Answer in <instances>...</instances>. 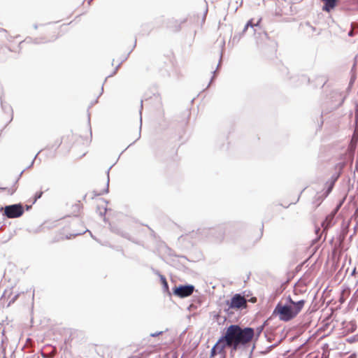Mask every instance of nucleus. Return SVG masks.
<instances>
[{"label":"nucleus","instance_id":"18","mask_svg":"<svg viewBox=\"0 0 358 358\" xmlns=\"http://www.w3.org/2000/svg\"><path fill=\"white\" fill-rule=\"evenodd\" d=\"M340 177V173H334L331 176V178L329 179L331 182H332L333 183H336V182L337 181V180L338 179V178Z\"/></svg>","mask_w":358,"mask_h":358},{"label":"nucleus","instance_id":"33","mask_svg":"<svg viewBox=\"0 0 358 358\" xmlns=\"http://www.w3.org/2000/svg\"><path fill=\"white\" fill-rule=\"evenodd\" d=\"M355 271H356V268H355V269L353 270V271H352V274H354V273H355Z\"/></svg>","mask_w":358,"mask_h":358},{"label":"nucleus","instance_id":"7","mask_svg":"<svg viewBox=\"0 0 358 358\" xmlns=\"http://www.w3.org/2000/svg\"><path fill=\"white\" fill-rule=\"evenodd\" d=\"M227 347L224 341H222V337L219 338L217 343L212 348L210 351V357H215L217 354H224V348Z\"/></svg>","mask_w":358,"mask_h":358},{"label":"nucleus","instance_id":"26","mask_svg":"<svg viewBox=\"0 0 358 358\" xmlns=\"http://www.w3.org/2000/svg\"><path fill=\"white\" fill-rule=\"evenodd\" d=\"M17 296H18V294H16V295L14 296V298H13V299L10 301V303H9L15 302V301L17 299Z\"/></svg>","mask_w":358,"mask_h":358},{"label":"nucleus","instance_id":"27","mask_svg":"<svg viewBox=\"0 0 358 358\" xmlns=\"http://www.w3.org/2000/svg\"><path fill=\"white\" fill-rule=\"evenodd\" d=\"M354 35V32L352 30H350L349 32H348V36H352Z\"/></svg>","mask_w":358,"mask_h":358},{"label":"nucleus","instance_id":"4","mask_svg":"<svg viewBox=\"0 0 358 358\" xmlns=\"http://www.w3.org/2000/svg\"><path fill=\"white\" fill-rule=\"evenodd\" d=\"M194 291V286L192 285H181L175 286L173 288V293L174 295L180 298H185L192 294Z\"/></svg>","mask_w":358,"mask_h":358},{"label":"nucleus","instance_id":"28","mask_svg":"<svg viewBox=\"0 0 358 358\" xmlns=\"http://www.w3.org/2000/svg\"><path fill=\"white\" fill-rule=\"evenodd\" d=\"M8 292H10V289H9V290H7V289H6V290H5V292H4V293H3V296H4V297L6 296V294H7Z\"/></svg>","mask_w":358,"mask_h":358},{"label":"nucleus","instance_id":"19","mask_svg":"<svg viewBox=\"0 0 358 358\" xmlns=\"http://www.w3.org/2000/svg\"><path fill=\"white\" fill-rule=\"evenodd\" d=\"M142 109H143V100H141V109H140V115H141V113H142ZM140 122H141V124H140V131H139V134H138V137L136 140L139 139L140 137H141V125H142V117L141 116L140 117Z\"/></svg>","mask_w":358,"mask_h":358},{"label":"nucleus","instance_id":"10","mask_svg":"<svg viewBox=\"0 0 358 358\" xmlns=\"http://www.w3.org/2000/svg\"><path fill=\"white\" fill-rule=\"evenodd\" d=\"M324 3L322 10L327 12H330L337 5L338 0H321Z\"/></svg>","mask_w":358,"mask_h":358},{"label":"nucleus","instance_id":"21","mask_svg":"<svg viewBox=\"0 0 358 358\" xmlns=\"http://www.w3.org/2000/svg\"><path fill=\"white\" fill-rule=\"evenodd\" d=\"M42 194H43V192H36V194H35V196H34V202H35L37 199H38L39 198H41V196H42Z\"/></svg>","mask_w":358,"mask_h":358},{"label":"nucleus","instance_id":"35","mask_svg":"<svg viewBox=\"0 0 358 358\" xmlns=\"http://www.w3.org/2000/svg\"><path fill=\"white\" fill-rule=\"evenodd\" d=\"M248 358H251V357H248Z\"/></svg>","mask_w":358,"mask_h":358},{"label":"nucleus","instance_id":"5","mask_svg":"<svg viewBox=\"0 0 358 358\" xmlns=\"http://www.w3.org/2000/svg\"><path fill=\"white\" fill-rule=\"evenodd\" d=\"M230 308L242 309L247 306L246 299L240 294H236L231 299V301H227Z\"/></svg>","mask_w":358,"mask_h":358},{"label":"nucleus","instance_id":"14","mask_svg":"<svg viewBox=\"0 0 358 358\" xmlns=\"http://www.w3.org/2000/svg\"><path fill=\"white\" fill-rule=\"evenodd\" d=\"M335 183H333L329 180H328L325 183V187H327V189L323 193L324 197H327L332 191Z\"/></svg>","mask_w":358,"mask_h":358},{"label":"nucleus","instance_id":"22","mask_svg":"<svg viewBox=\"0 0 358 358\" xmlns=\"http://www.w3.org/2000/svg\"><path fill=\"white\" fill-rule=\"evenodd\" d=\"M277 345V344H273V345H271L270 346H268L266 349V350L265 351V352H268L269 351H271L273 348H275V346Z\"/></svg>","mask_w":358,"mask_h":358},{"label":"nucleus","instance_id":"9","mask_svg":"<svg viewBox=\"0 0 358 358\" xmlns=\"http://www.w3.org/2000/svg\"><path fill=\"white\" fill-rule=\"evenodd\" d=\"M337 212V210H334L333 212H331L330 214H329L325 220L322 222V226L324 228V230L327 229L328 228L331 227L334 224V220L335 215Z\"/></svg>","mask_w":358,"mask_h":358},{"label":"nucleus","instance_id":"30","mask_svg":"<svg viewBox=\"0 0 358 358\" xmlns=\"http://www.w3.org/2000/svg\"><path fill=\"white\" fill-rule=\"evenodd\" d=\"M97 102H98V101H97V99H96V101H95L94 103H92V102H91V105L94 104V103H96Z\"/></svg>","mask_w":358,"mask_h":358},{"label":"nucleus","instance_id":"24","mask_svg":"<svg viewBox=\"0 0 358 358\" xmlns=\"http://www.w3.org/2000/svg\"><path fill=\"white\" fill-rule=\"evenodd\" d=\"M120 64H118V65L116 66V68H115V69L114 70L113 73L111 75H110L108 77H110V76H113V75H115V74L116 73V72H117V71L118 68L120 67Z\"/></svg>","mask_w":358,"mask_h":358},{"label":"nucleus","instance_id":"3","mask_svg":"<svg viewBox=\"0 0 358 358\" xmlns=\"http://www.w3.org/2000/svg\"><path fill=\"white\" fill-rule=\"evenodd\" d=\"M24 212L23 206L18 203L5 206L3 215L8 218H17L21 217Z\"/></svg>","mask_w":358,"mask_h":358},{"label":"nucleus","instance_id":"29","mask_svg":"<svg viewBox=\"0 0 358 358\" xmlns=\"http://www.w3.org/2000/svg\"><path fill=\"white\" fill-rule=\"evenodd\" d=\"M222 53H221L220 59V62H219V64H218V65H217V68L219 67L220 64V62H221V61H222Z\"/></svg>","mask_w":358,"mask_h":358},{"label":"nucleus","instance_id":"16","mask_svg":"<svg viewBox=\"0 0 358 358\" xmlns=\"http://www.w3.org/2000/svg\"><path fill=\"white\" fill-rule=\"evenodd\" d=\"M298 302L297 301L294 300L290 295H289L286 299L285 302L284 303H288L290 306L295 307V304Z\"/></svg>","mask_w":358,"mask_h":358},{"label":"nucleus","instance_id":"1","mask_svg":"<svg viewBox=\"0 0 358 358\" xmlns=\"http://www.w3.org/2000/svg\"><path fill=\"white\" fill-rule=\"evenodd\" d=\"M255 336V329L252 327H241L238 324H231L226 328L221 336L227 347L237 350L250 343Z\"/></svg>","mask_w":358,"mask_h":358},{"label":"nucleus","instance_id":"8","mask_svg":"<svg viewBox=\"0 0 358 358\" xmlns=\"http://www.w3.org/2000/svg\"><path fill=\"white\" fill-rule=\"evenodd\" d=\"M110 169H111V166L106 171L107 178H106V182H104L103 188L101 189H96V188L94 189L93 193H94V196L102 195L103 194H106V193L108 192V190H109V181H110V179H109V171H110Z\"/></svg>","mask_w":358,"mask_h":358},{"label":"nucleus","instance_id":"32","mask_svg":"<svg viewBox=\"0 0 358 358\" xmlns=\"http://www.w3.org/2000/svg\"><path fill=\"white\" fill-rule=\"evenodd\" d=\"M213 79H214V76L211 78V80H210V84L212 83V81L213 80Z\"/></svg>","mask_w":358,"mask_h":358},{"label":"nucleus","instance_id":"6","mask_svg":"<svg viewBox=\"0 0 358 358\" xmlns=\"http://www.w3.org/2000/svg\"><path fill=\"white\" fill-rule=\"evenodd\" d=\"M261 19L258 20L257 22H253V20H249L244 27L243 32L248 31L252 35L261 34L263 29L260 26Z\"/></svg>","mask_w":358,"mask_h":358},{"label":"nucleus","instance_id":"11","mask_svg":"<svg viewBox=\"0 0 358 358\" xmlns=\"http://www.w3.org/2000/svg\"><path fill=\"white\" fill-rule=\"evenodd\" d=\"M108 201H106L104 199H101L100 203L97 204L96 207V212L99 213V215L102 217L104 216L106 211H107V206Z\"/></svg>","mask_w":358,"mask_h":358},{"label":"nucleus","instance_id":"34","mask_svg":"<svg viewBox=\"0 0 358 358\" xmlns=\"http://www.w3.org/2000/svg\"><path fill=\"white\" fill-rule=\"evenodd\" d=\"M257 34L255 35L256 36V38H258V36H257ZM259 36H260V34H258Z\"/></svg>","mask_w":358,"mask_h":358},{"label":"nucleus","instance_id":"23","mask_svg":"<svg viewBox=\"0 0 358 358\" xmlns=\"http://www.w3.org/2000/svg\"><path fill=\"white\" fill-rule=\"evenodd\" d=\"M162 334V331H159V332H155L154 334H151L150 336H152V337H155V336H157L160 334Z\"/></svg>","mask_w":358,"mask_h":358},{"label":"nucleus","instance_id":"17","mask_svg":"<svg viewBox=\"0 0 358 358\" xmlns=\"http://www.w3.org/2000/svg\"><path fill=\"white\" fill-rule=\"evenodd\" d=\"M340 177V173H334L331 176V178L329 179L331 182H332L333 183H336V182L337 181V180L338 179V178Z\"/></svg>","mask_w":358,"mask_h":358},{"label":"nucleus","instance_id":"15","mask_svg":"<svg viewBox=\"0 0 358 358\" xmlns=\"http://www.w3.org/2000/svg\"><path fill=\"white\" fill-rule=\"evenodd\" d=\"M268 320L265 321L262 325L258 327L255 330V335L256 334L257 337L258 338L260 334L262 333L265 326L267 324Z\"/></svg>","mask_w":358,"mask_h":358},{"label":"nucleus","instance_id":"20","mask_svg":"<svg viewBox=\"0 0 358 358\" xmlns=\"http://www.w3.org/2000/svg\"><path fill=\"white\" fill-rule=\"evenodd\" d=\"M324 195H321V196H317L315 197V201L318 202L317 203V206H319L320 204V203L322 201V200L324 199Z\"/></svg>","mask_w":358,"mask_h":358},{"label":"nucleus","instance_id":"31","mask_svg":"<svg viewBox=\"0 0 358 358\" xmlns=\"http://www.w3.org/2000/svg\"><path fill=\"white\" fill-rule=\"evenodd\" d=\"M358 116V110H356V117Z\"/></svg>","mask_w":358,"mask_h":358},{"label":"nucleus","instance_id":"2","mask_svg":"<svg viewBox=\"0 0 358 358\" xmlns=\"http://www.w3.org/2000/svg\"><path fill=\"white\" fill-rule=\"evenodd\" d=\"M305 303L306 300L300 299L295 304V307H292L288 303H283L282 301H279L273 310L272 316L278 317L282 322H289L301 311Z\"/></svg>","mask_w":358,"mask_h":358},{"label":"nucleus","instance_id":"13","mask_svg":"<svg viewBox=\"0 0 358 358\" xmlns=\"http://www.w3.org/2000/svg\"><path fill=\"white\" fill-rule=\"evenodd\" d=\"M154 272L155 274H157L159 276L162 285L163 286L164 291L169 292V285H168L166 278L164 275H161L158 271L154 270Z\"/></svg>","mask_w":358,"mask_h":358},{"label":"nucleus","instance_id":"25","mask_svg":"<svg viewBox=\"0 0 358 358\" xmlns=\"http://www.w3.org/2000/svg\"><path fill=\"white\" fill-rule=\"evenodd\" d=\"M103 92V84L102 85V86L101 87V90H100V92H99V94L97 99L102 94Z\"/></svg>","mask_w":358,"mask_h":358},{"label":"nucleus","instance_id":"12","mask_svg":"<svg viewBox=\"0 0 358 358\" xmlns=\"http://www.w3.org/2000/svg\"><path fill=\"white\" fill-rule=\"evenodd\" d=\"M334 97L338 99V103L334 104V108H337L340 107L344 102L345 99V95L340 92H333Z\"/></svg>","mask_w":358,"mask_h":358}]
</instances>
